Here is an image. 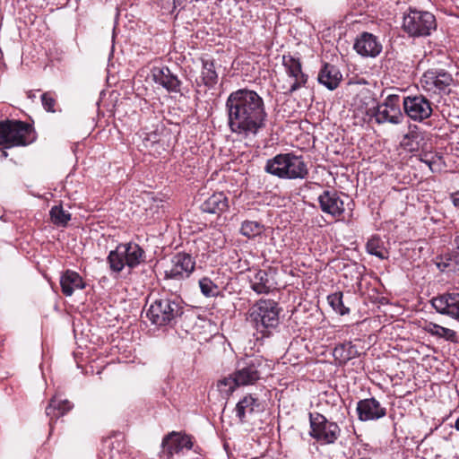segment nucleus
I'll return each instance as SVG.
<instances>
[{
    "label": "nucleus",
    "mask_w": 459,
    "mask_h": 459,
    "mask_svg": "<svg viewBox=\"0 0 459 459\" xmlns=\"http://www.w3.org/2000/svg\"><path fill=\"white\" fill-rule=\"evenodd\" d=\"M2 156L6 157V156H7V152H4V151H3V152H2Z\"/></svg>",
    "instance_id": "49530a36"
},
{
    "label": "nucleus",
    "mask_w": 459,
    "mask_h": 459,
    "mask_svg": "<svg viewBox=\"0 0 459 459\" xmlns=\"http://www.w3.org/2000/svg\"><path fill=\"white\" fill-rule=\"evenodd\" d=\"M430 157L433 160L436 161L437 168H439V171L446 166L444 156L441 153L430 152Z\"/></svg>",
    "instance_id": "37998d69"
},
{
    "label": "nucleus",
    "mask_w": 459,
    "mask_h": 459,
    "mask_svg": "<svg viewBox=\"0 0 459 459\" xmlns=\"http://www.w3.org/2000/svg\"><path fill=\"white\" fill-rule=\"evenodd\" d=\"M201 75L200 81L196 80L198 87L204 85L209 90L213 89L218 83L219 75L216 72L215 60L213 58L201 57Z\"/></svg>",
    "instance_id": "5701e85b"
},
{
    "label": "nucleus",
    "mask_w": 459,
    "mask_h": 459,
    "mask_svg": "<svg viewBox=\"0 0 459 459\" xmlns=\"http://www.w3.org/2000/svg\"><path fill=\"white\" fill-rule=\"evenodd\" d=\"M356 411L360 421H376L387 414L386 407L375 397L359 400Z\"/></svg>",
    "instance_id": "f3484780"
},
{
    "label": "nucleus",
    "mask_w": 459,
    "mask_h": 459,
    "mask_svg": "<svg viewBox=\"0 0 459 459\" xmlns=\"http://www.w3.org/2000/svg\"><path fill=\"white\" fill-rule=\"evenodd\" d=\"M403 114L416 122H422L430 117L433 112L432 103L422 94L403 97Z\"/></svg>",
    "instance_id": "f8f14e48"
},
{
    "label": "nucleus",
    "mask_w": 459,
    "mask_h": 459,
    "mask_svg": "<svg viewBox=\"0 0 459 459\" xmlns=\"http://www.w3.org/2000/svg\"><path fill=\"white\" fill-rule=\"evenodd\" d=\"M333 356L339 359L341 363L345 364L349 360L360 356V352L351 342H347L336 345L333 350Z\"/></svg>",
    "instance_id": "c85d7f7f"
},
{
    "label": "nucleus",
    "mask_w": 459,
    "mask_h": 459,
    "mask_svg": "<svg viewBox=\"0 0 459 459\" xmlns=\"http://www.w3.org/2000/svg\"><path fill=\"white\" fill-rule=\"evenodd\" d=\"M453 204L459 209V191L455 192L451 195Z\"/></svg>",
    "instance_id": "c03bdc74"
},
{
    "label": "nucleus",
    "mask_w": 459,
    "mask_h": 459,
    "mask_svg": "<svg viewBox=\"0 0 459 459\" xmlns=\"http://www.w3.org/2000/svg\"><path fill=\"white\" fill-rule=\"evenodd\" d=\"M229 208L228 198L223 192H217L209 196L202 204L204 212L221 214Z\"/></svg>",
    "instance_id": "bb28decb"
},
{
    "label": "nucleus",
    "mask_w": 459,
    "mask_h": 459,
    "mask_svg": "<svg viewBox=\"0 0 459 459\" xmlns=\"http://www.w3.org/2000/svg\"><path fill=\"white\" fill-rule=\"evenodd\" d=\"M193 446L191 436L172 431L162 439L160 456L171 459L174 455L179 454L183 449L191 450Z\"/></svg>",
    "instance_id": "ddd939ff"
},
{
    "label": "nucleus",
    "mask_w": 459,
    "mask_h": 459,
    "mask_svg": "<svg viewBox=\"0 0 459 459\" xmlns=\"http://www.w3.org/2000/svg\"><path fill=\"white\" fill-rule=\"evenodd\" d=\"M420 82L425 91L441 96L450 94L455 80L446 70L431 68L424 72Z\"/></svg>",
    "instance_id": "1a4fd4ad"
},
{
    "label": "nucleus",
    "mask_w": 459,
    "mask_h": 459,
    "mask_svg": "<svg viewBox=\"0 0 459 459\" xmlns=\"http://www.w3.org/2000/svg\"><path fill=\"white\" fill-rule=\"evenodd\" d=\"M107 263L109 265V269L112 273H119L123 271L125 266H126L124 254L121 249H119V244L116 247V249L111 250L107 257Z\"/></svg>",
    "instance_id": "7c9ffc66"
},
{
    "label": "nucleus",
    "mask_w": 459,
    "mask_h": 459,
    "mask_svg": "<svg viewBox=\"0 0 459 459\" xmlns=\"http://www.w3.org/2000/svg\"><path fill=\"white\" fill-rule=\"evenodd\" d=\"M424 141V133L416 125H410L400 143L401 147L409 152H419Z\"/></svg>",
    "instance_id": "a878e982"
},
{
    "label": "nucleus",
    "mask_w": 459,
    "mask_h": 459,
    "mask_svg": "<svg viewBox=\"0 0 459 459\" xmlns=\"http://www.w3.org/2000/svg\"><path fill=\"white\" fill-rule=\"evenodd\" d=\"M186 0H160L162 8L167 9L169 13H173Z\"/></svg>",
    "instance_id": "ea45409f"
},
{
    "label": "nucleus",
    "mask_w": 459,
    "mask_h": 459,
    "mask_svg": "<svg viewBox=\"0 0 459 459\" xmlns=\"http://www.w3.org/2000/svg\"><path fill=\"white\" fill-rule=\"evenodd\" d=\"M227 125L231 133L256 136L266 127L268 113L264 98L247 87L230 92L225 102Z\"/></svg>",
    "instance_id": "f257e3e1"
},
{
    "label": "nucleus",
    "mask_w": 459,
    "mask_h": 459,
    "mask_svg": "<svg viewBox=\"0 0 459 459\" xmlns=\"http://www.w3.org/2000/svg\"><path fill=\"white\" fill-rule=\"evenodd\" d=\"M342 81V74L336 65L329 63L323 64L317 75V82L320 84L329 91H333L339 87Z\"/></svg>",
    "instance_id": "412c9836"
},
{
    "label": "nucleus",
    "mask_w": 459,
    "mask_h": 459,
    "mask_svg": "<svg viewBox=\"0 0 459 459\" xmlns=\"http://www.w3.org/2000/svg\"><path fill=\"white\" fill-rule=\"evenodd\" d=\"M153 82L169 93H181L183 82L169 66H153L151 69Z\"/></svg>",
    "instance_id": "4468645a"
},
{
    "label": "nucleus",
    "mask_w": 459,
    "mask_h": 459,
    "mask_svg": "<svg viewBox=\"0 0 459 459\" xmlns=\"http://www.w3.org/2000/svg\"><path fill=\"white\" fill-rule=\"evenodd\" d=\"M40 99H41L42 106L47 112H51V113L56 112L55 106L56 104V94L54 92H51V91L44 92L41 95Z\"/></svg>",
    "instance_id": "4c0bfd02"
},
{
    "label": "nucleus",
    "mask_w": 459,
    "mask_h": 459,
    "mask_svg": "<svg viewBox=\"0 0 459 459\" xmlns=\"http://www.w3.org/2000/svg\"><path fill=\"white\" fill-rule=\"evenodd\" d=\"M49 215L53 224L58 227H66L72 218V214L64 210L62 204L54 205L49 211Z\"/></svg>",
    "instance_id": "2f4dec72"
},
{
    "label": "nucleus",
    "mask_w": 459,
    "mask_h": 459,
    "mask_svg": "<svg viewBox=\"0 0 459 459\" xmlns=\"http://www.w3.org/2000/svg\"><path fill=\"white\" fill-rule=\"evenodd\" d=\"M119 249L122 250L126 266L134 269L144 262L145 251L136 243H120Z\"/></svg>",
    "instance_id": "393cba45"
},
{
    "label": "nucleus",
    "mask_w": 459,
    "mask_h": 459,
    "mask_svg": "<svg viewBox=\"0 0 459 459\" xmlns=\"http://www.w3.org/2000/svg\"><path fill=\"white\" fill-rule=\"evenodd\" d=\"M453 242L455 248L453 249L452 255L455 258V264H459V230L455 232Z\"/></svg>",
    "instance_id": "79ce46f5"
},
{
    "label": "nucleus",
    "mask_w": 459,
    "mask_h": 459,
    "mask_svg": "<svg viewBox=\"0 0 459 459\" xmlns=\"http://www.w3.org/2000/svg\"><path fill=\"white\" fill-rule=\"evenodd\" d=\"M454 426L455 429L459 431V418L456 419Z\"/></svg>",
    "instance_id": "a18cd8bd"
},
{
    "label": "nucleus",
    "mask_w": 459,
    "mask_h": 459,
    "mask_svg": "<svg viewBox=\"0 0 459 459\" xmlns=\"http://www.w3.org/2000/svg\"><path fill=\"white\" fill-rule=\"evenodd\" d=\"M437 28L435 16L427 11L409 8L403 19V29L411 37H426Z\"/></svg>",
    "instance_id": "0eeeda50"
},
{
    "label": "nucleus",
    "mask_w": 459,
    "mask_h": 459,
    "mask_svg": "<svg viewBox=\"0 0 459 459\" xmlns=\"http://www.w3.org/2000/svg\"><path fill=\"white\" fill-rule=\"evenodd\" d=\"M60 286L63 294L70 297L75 290H83L86 283L77 272L67 269L60 276Z\"/></svg>",
    "instance_id": "b1692460"
},
{
    "label": "nucleus",
    "mask_w": 459,
    "mask_h": 459,
    "mask_svg": "<svg viewBox=\"0 0 459 459\" xmlns=\"http://www.w3.org/2000/svg\"><path fill=\"white\" fill-rule=\"evenodd\" d=\"M170 268L165 270V280L183 281L188 279L195 268V259L186 252H178L170 258Z\"/></svg>",
    "instance_id": "9b49d317"
},
{
    "label": "nucleus",
    "mask_w": 459,
    "mask_h": 459,
    "mask_svg": "<svg viewBox=\"0 0 459 459\" xmlns=\"http://www.w3.org/2000/svg\"><path fill=\"white\" fill-rule=\"evenodd\" d=\"M367 252L382 260L388 258V251L385 247V243L378 235L372 236L366 244Z\"/></svg>",
    "instance_id": "c756f323"
},
{
    "label": "nucleus",
    "mask_w": 459,
    "mask_h": 459,
    "mask_svg": "<svg viewBox=\"0 0 459 459\" xmlns=\"http://www.w3.org/2000/svg\"><path fill=\"white\" fill-rule=\"evenodd\" d=\"M185 307L179 297L162 296L154 299L146 311L152 325L157 327L175 326L183 316Z\"/></svg>",
    "instance_id": "20e7f679"
},
{
    "label": "nucleus",
    "mask_w": 459,
    "mask_h": 459,
    "mask_svg": "<svg viewBox=\"0 0 459 459\" xmlns=\"http://www.w3.org/2000/svg\"><path fill=\"white\" fill-rule=\"evenodd\" d=\"M353 48L363 57H377L383 49L382 43L376 35L364 31L355 39Z\"/></svg>",
    "instance_id": "6ab92c4d"
},
{
    "label": "nucleus",
    "mask_w": 459,
    "mask_h": 459,
    "mask_svg": "<svg viewBox=\"0 0 459 459\" xmlns=\"http://www.w3.org/2000/svg\"><path fill=\"white\" fill-rule=\"evenodd\" d=\"M264 171L283 179H305L309 174L303 157L294 152L279 153L268 159Z\"/></svg>",
    "instance_id": "39448f33"
},
{
    "label": "nucleus",
    "mask_w": 459,
    "mask_h": 459,
    "mask_svg": "<svg viewBox=\"0 0 459 459\" xmlns=\"http://www.w3.org/2000/svg\"><path fill=\"white\" fill-rule=\"evenodd\" d=\"M432 307L440 315L459 319V292L446 291L430 299Z\"/></svg>",
    "instance_id": "2eb2a0df"
},
{
    "label": "nucleus",
    "mask_w": 459,
    "mask_h": 459,
    "mask_svg": "<svg viewBox=\"0 0 459 459\" xmlns=\"http://www.w3.org/2000/svg\"><path fill=\"white\" fill-rule=\"evenodd\" d=\"M248 273L250 288L256 294H269L276 288V281L272 275L275 271L272 268H269L268 271L260 268H249Z\"/></svg>",
    "instance_id": "dca6fc26"
},
{
    "label": "nucleus",
    "mask_w": 459,
    "mask_h": 459,
    "mask_svg": "<svg viewBox=\"0 0 459 459\" xmlns=\"http://www.w3.org/2000/svg\"><path fill=\"white\" fill-rule=\"evenodd\" d=\"M32 126L20 120L0 121V145L4 148L25 146L35 141Z\"/></svg>",
    "instance_id": "423d86ee"
},
{
    "label": "nucleus",
    "mask_w": 459,
    "mask_h": 459,
    "mask_svg": "<svg viewBox=\"0 0 459 459\" xmlns=\"http://www.w3.org/2000/svg\"><path fill=\"white\" fill-rule=\"evenodd\" d=\"M281 307L273 299H259L248 310V320L261 334L259 338L269 337L280 324Z\"/></svg>",
    "instance_id": "7ed1b4c3"
},
{
    "label": "nucleus",
    "mask_w": 459,
    "mask_h": 459,
    "mask_svg": "<svg viewBox=\"0 0 459 459\" xmlns=\"http://www.w3.org/2000/svg\"><path fill=\"white\" fill-rule=\"evenodd\" d=\"M451 262H455V258L453 257L452 253L448 255L447 258H446V260L441 257L440 261L436 262V265L440 272H445L449 268Z\"/></svg>",
    "instance_id": "a19ab883"
},
{
    "label": "nucleus",
    "mask_w": 459,
    "mask_h": 459,
    "mask_svg": "<svg viewBox=\"0 0 459 459\" xmlns=\"http://www.w3.org/2000/svg\"><path fill=\"white\" fill-rule=\"evenodd\" d=\"M261 404L258 398L251 394L243 396L236 404L234 411L241 424L248 421V418L255 412L261 411Z\"/></svg>",
    "instance_id": "aec40b11"
},
{
    "label": "nucleus",
    "mask_w": 459,
    "mask_h": 459,
    "mask_svg": "<svg viewBox=\"0 0 459 459\" xmlns=\"http://www.w3.org/2000/svg\"><path fill=\"white\" fill-rule=\"evenodd\" d=\"M73 407L74 404L66 399H60L56 395L50 399L46 407V415L49 418L50 432L53 430L54 422L70 411Z\"/></svg>",
    "instance_id": "4be33fe9"
},
{
    "label": "nucleus",
    "mask_w": 459,
    "mask_h": 459,
    "mask_svg": "<svg viewBox=\"0 0 459 459\" xmlns=\"http://www.w3.org/2000/svg\"><path fill=\"white\" fill-rule=\"evenodd\" d=\"M289 77L294 80L293 83L290 85L289 89V93L290 94L295 92L301 87H304L308 80V75L304 74L302 70H300V72H298L294 75H290Z\"/></svg>",
    "instance_id": "e433bc0d"
},
{
    "label": "nucleus",
    "mask_w": 459,
    "mask_h": 459,
    "mask_svg": "<svg viewBox=\"0 0 459 459\" xmlns=\"http://www.w3.org/2000/svg\"><path fill=\"white\" fill-rule=\"evenodd\" d=\"M422 330L430 334L431 336H434L438 339H444L447 342H457V334L456 332L444 327L442 325H439L433 322H425L424 325L422 326Z\"/></svg>",
    "instance_id": "cd10ccee"
},
{
    "label": "nucleus",
    "mask_w": 459,
    "mask_h": 459,
    "mask_svg": "<svg viewBox=\"0 0 459 459\" xmlns=\"http://www.w3.org/2000/svg\"><path fill=\"white\" fill-rule=\"evenodd\" d=\"M282 65L284 66L288 76L294 75L302 70L301 61L299 57H295L290 53L282 56Z\"/></svg>",
    "instance_id": "f704fd0d"
},
{
    "label": "nucleus",
    "mask_w": 459,
    "mask_h": 459,
    "mask_svg": "<svg viewBox=\"0 0 459 459\" xmlns=\"http://www.w3.org/2000/svg\"><path fill=\"white\" fill-rule=\"evenodd\" d=\"M198 283L200 291L204 297L212 298L218 296L219 287L209 277H202L199 280Z\"/></svg>",
    "instance_id": "c9c22d12"
},
{
    "label": "nucleus",
    "mask_w": 459,
    "mask_h": 459,
    "mask_svg": "<svg viewBox=\"0 0 459 459\" xmlns=\"http://www.w3.org/2000/svg\"><path fill=\"white\" fill-rule=\"evenodd\" d=\"M264 231V226L255 221L246 220L241 223L239 232L247 238H254L261 236Z\"/></svg>",
    "instance_id": "473e14b6"
},
{
    "label": "nucleus",
    "mask_w": 459,
    "mask_h": 459,
    "mask_svg": "<svg viewBox=\"0 0 459 459\" xmlns=\"http://www.w3.org/2000/svg\"><path fill=\"white\" fill-rule=\"evenodd\" d=\"M341 194L335 189L324 190L317 197L321 211L333 218L341 217L345 212Z\"/></svg>",
    "instance_id": "a211bd4d"
},
{
    "label": "nucleus",
    "mask_w": 459,
    "mask_h": 459,
    "mask_svg": "<svg viewBox=\"0 0 459 459\" xmlns=\"http://www.w3.org/2000/svg\"><path fill=\"white\" fill-rule=\"evenodd\" d=\"M420 160L427 164L432 172L439 171V168H437L436 161L430 157V152H421L420 154Z\"/></svg>",
    "instance_id": "58836bf2"
},
{
    "label": "nucleus",
    "mask_w": 459,
    "mask_h": 459,
    "mask_svg": "<svg viewBox=\"0 0 459 459\" xmlns=\"http://www.w3.org/2000/svg\"><path fill=\"white\" fill-rule=\"evenodd\" d=\"M327 301L336 314L344 316L350 313V308L344 305L343 293L342 291L329 294L327 296Z\"/></svg>",
    "instance_id": "72a5a7b5"
},
{
    "label": "nucleus",
    "mask_w": 459,
    "mask_h": 459,
    "mask_svg": "<svg viewBox=\"0 0 459 459\" xmlns=\"http://www.w3.org/2000/svg\"><path fill=\"white\" fill-rule=\"evenodd\" d=\"M370 111L377 124L399 125L404 119V114L401 110V97L398 94L388 95L382 104H377Z\"/></svg>",
    "instance_id": "9d476101"
},
{
    "label": "nucleus",
    "mask_w": 459,
    "mask_h": 459,
    "mask_svg": "<svg viewBox=\"0 0 459 459\" xmlns=\"http://www.w3.org/2000/svg\"><path fill=\"white\" fill-rule=\"evenodd\" d=\"M309 436L321 445L334 444L341 436V428L319 412H309Z\"/></svg>",
    "instance_id": "6e6552de"
},
{
    "label": "nucleus",
    "mask_w": 459,
    "mask_h": 459,
    "mask_svg": "<svg viewBox=\"0 0 459 459\" xmlns=\"http://www.w3.org/2000/svg\"><path fill=\"white\" fill-rule=\"evenodd\" d=\"M266 366L261 356H247L238 361L232 374L218 381L217 387L221 394L230 396L237 387L255 384Z\"/></svg>",
    "instance_id": "f03ea898"
}]
</instances>
